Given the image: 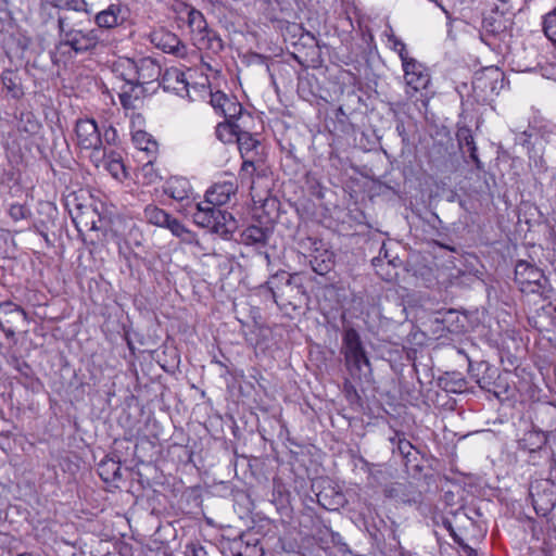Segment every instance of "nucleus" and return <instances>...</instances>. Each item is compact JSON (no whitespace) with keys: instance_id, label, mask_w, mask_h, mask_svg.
<instances>
[{"instance_id":"1","label":"nucleus","mask_w":556,"mask_h":556,"mask_svg":"<svg viewBox=\"0 0 556 556\" xmlns=\"http://www.w3.org/2000/svg\"><path fill=\"white\" fill-rule=\"evenodd\" d=\"M77 12H72L59 17L58 25L62 43L70 46L75 52L81 53L93 49L99 37L96 29H84L76 22Z\"/></svg>"},{"instance_id":"2","label":"nucleus","mask_w":556,"mask_h":556,"mask_svg":"<svg viewBox=\"0 0 556 556\" xmlns=\"http://www.w3.org/2000/svg\"><path fill=\"white\" fill-rule=\"evenodd\" d=\"M519 445L521 448L529 450V463L533 466L542 465L541 459L549 463L551 469L548 480L556 483V456L552 448L545 446L546 437L540 431H529L525 433Z\"/></svg>"},{"instance_id":"3","label":"nucleus","mask_w":556,"mask_h":556,"mask_svg":"<svg viewBox=\"0 0 556 556\" xmlns=\"http://www.w3.org/2000/svg\"><path fill=\"white\" fill-rule=\"evenodd\" d=\"M198 206L192 213L194 223L203 228H210L213 232L227 238L236 229L233 216L219 208H210L207 204Z\"/></svg>"},{"instance_id":"4","label":"nucleus","mask_w":556,"mask_h":556,"mask_svg":"<svg viewBox=\"0 0 556 556\" xmlns=\"http://www.w3.org/2000/svg\"><path fill=\"white\" fill-rule=\"evenodd\" d=\"M143 213L144 218L149 224L168 229L172 235L180 239L181 242L187 244L198 242L195 233L166 211L155 205H148Z\"/></svg>"},{"instance_id":"5","label":"nucleus","mask_w":556,"mask_h":556,"mask_svg":"<svg viewBox=\"0 0 556 556\" xmlns=\"http://www.w3.org/2000/svg\"><path fill=\"white\" fill-rule=\"evenodd\" d=\"M515 281L522 293H541L548 280L538 266L519 260L515 266Z\"/></svg>"},{"instance_id":"6","label":"nucleus","mask_w":556,"mask_h":556,"mask_svg":"<svg viewBox=\"0 0 556 556\" xmlns=\"http://www.w3.org/2000/svg\"><path fill=\"white\" fill-rule=\"evenodd\" d=\"M556 483L548 478L544 482H536L530 486V496L535 513L546 517L556 506Z\"/></svg>"},{"instance_id":"7","label":"nucleus","mask_w":556,"mask_h":556,"mask_svg":"<svg viewBox=\"0 0 556 556\" xmlns=\"http://www.w3.org/2000/svg\"><path fill=\"white\" fill-rule=\"evenodd\" d=\"M344 355L346 367L352 376L358 375L369 362L362 349L358 334L354 330L346 331L344 336Z\"/></svg>"},{"instance_id":"8","label":"nucleus","mask_w":556,"mask_h":556,"mask_svg":"<svg viewBox=\"0 0 556 556\" xmlns=\"http://www.w3.org/2000/svg\"><path fill=\"white\" fill-rule=\"evenodd\" d=\"M236 142L238 143L239 151L243 157L240 177L241 179H252L253 173L255 172V162L252 154H257L255 150L257 149L260 141L243 127L238 135Z\"/></svg>"},{"instance_id":"9","label":"nucleus","mask_w":556,"mask_h":556,"mask_svg":"<svg viewBox=\"0 0 556 556\" xmlns=\"http://www.w3.org/2000/svg\"><path fill=\"white\" fill-rule=\"evenodd\" d=\"M237 191L238 185L233 178L218 181L205 192L204 201L194 204V208H198V206L205 207L204 204H207L210 208H217L218 206L227 204L231 197L236 195Z\"/></svg>"},{"instance_id":"10","label":"nucleus","mask_w":556,"mask_h":556,"mask_svg":"<svg viewBox=\"0 0 556 556\" xmlns=\"http://www.w3.org/2000/svg\"><path fill=\"white\" fill-rule=\"evenodd\" d=\"M25 323L28 317L21 306L10 301L0 304V327L7 338H13L15 330Z\"/></svg>"},{"instance_id":"11","label":"nucleus","mask_w":556,"mask_h":556,"mask_svg":"<svg viewBox=\"0 0 556 556\" xmlns=\"http://www.w3.org/2000/svg\"><path fill=\"white\" fill-rule=\"evenodd\" d=\"M150 42L165 53H170L178 58L187 56L186 45L175 35L164 28L154 29L149 34Z\"/></svg>"},{"instance_id":"12","label":"nucleus","mask_w":556,"mask_h":556,"mask_svg":"<svg viewBox=\"0 0 556 556\" xmlns=\"http://www.w3.org/2000/svg\"><path fill=\"white\" fill-rule=\"evenodd\" d=\"M75 132L76 142L80 149L94 151L102 147V136L94 119H78Z\"/></svg>"},{"instance_id":"13","label":"nucleus","mask_w":556,"mask_h":556,"mask_svg":"<svg viewBox=\"0 0 556 556\" xmlns=\"http://www.w3.org/2000/svg\"><path fill=\"white\" fill-rule=\"evenodd\" d=\"M113 231L124 239L129 245L140 247L143 241V233L138 220L130 216L118 215L113 220Z\"/></svg>"},{"instance_id":"14","label":"nucleus","mask_w":556,"mask_h":556,"mask_svg":"<svg viewBox=\"0 0 556 556\" xmlns=\"http://www.w3.org/2000/svg\"><path fill=\"white\" fill-rule=\"evenodd\" d=\"M404 79L412 90L419 91L426 89L430 84L429 70L415 59H409L402 64Z\"/></svg>"},{"instance_id":"15","label":"nucleus","mask_w":556,"mask_h":556,"mask_svg":"<svg viewBox=\"0 0 556 556\" xmlns=\"http://www.w3.org/2000/svg\"><path fill=\"white\" fill-rule=\"evenodd\" d=\"M472 85L484 96L497 94L504 86V74L497 67L485 68L475 76Z\"/></svg>"},{"instance_id":"16","label":"nucleus","mask_w":556,"mask_h":556,"mask_svg":"<svg viewBox=\"0 0 556 556\" xmlns=\"http://www.w3.org/2000/svg\"><path fill=\"white\" fill-rule=\"evenodd\" d=\"M188 25L193 34H197L198 38L197 40L204 45V41L207 39V41L212 42L210 47H217L222 48V40L219 38H216L215 36L210 37V33L207 31V23L204 18V15L195 10L190 9L188 12Z\"/></svg>"},{"instance_id":"17","label":"nucleus","mask_w":556,"mask_h":556,"mask_svg":"<svg viewBox=\"0 0 556 556\" xmlns=\"http://www.w3.org/2000/svg\"><path fill=\"white\" fill-rule=\"evenodd\" d=\"M136 85L143 88L144 85L159 79L161 66L151 58H141L137 60Z\"/></svg>"},{"instance_id":"18","label":"nucleus","mask_w":556,"mask_h":556,"mask_svg":"<svg viewBox=\"0 0 556 556\" xmlns=\"http://www.w3.org/2000/svg\"><path fill=\"white\" fill-rule=\"evenodd\" d=\"M456 139L460 151L463 153L468 152L470 159L476 164L477 169H482L483 165L477 154V146L471 129L467 126L458 127L456 131Z\"/></svg>"},{"instance_id":"19","label":"nucleus","mask_w":556,"mask_h":556,"mask_svg":"<svg viewBox=\"0 0 556 556\" xmlns=\"http://www.w3.org/2000/svg\"><path fill=\"white\" fill-rule=\"evenodd\" d=\"M393 457H399L405 465L409 462V456L414 450L413 444L405 438L404 433L394 432L388 438L387 446Z\"/></svg>"},{"instance_id":"20","label":"nucleus","mask_w":556,"mask_h":556,"mask_svg":"<svg viewBox=\"0 0 556 556\" xmlns=\"http://www.w3.org/2000/svg\"><path fill=\"white\" fill-rule=\"evenodd\" d=\"M125 21L123 9L118 4H111L96 15V23L101 28H113Z\"/></svg>"},{"instance_id":"21","label":"nucleus","mask_w":556,"mask_h":556,"mask_svg":"<svg viewBox=\"0 0 556 556\" xmlns=\"http://www.w3.org/2000/svg\"><path fill=\"white\" fill-rule=\"evenodd\" d=\"M137 61L122 58L114 63V73L125 81V86L136 85Z\"/></svg>"},{"instance_id":"22","label":"nucleus","mask_w":556,"mask_h":556,"mask_svg":"<svg viewBox=\"0 0 556 556\" xmlns=\"http://www.w3.org/2000/svg\"><path fill=\"white\" fill-rule=\"evenodd\" d=\"M165 193L177 201H184L191 193V186L188 179L182 177L170 178L167 182Z\"/></svg>"},{"instance_id":"23","label":"nucleus","mask_w":556,"mask_h":556,"mask_svg":"<svg viewBox=\"0 0 556 556\" xmlns=\"http://www.w3.org/2000/svg\"><path fill=\"white\" fill-rule=\"evenodd\" d=\"M250 547V543L243 540V534L233 539L223 538L220 540V549L229 556H245Z\"/></svg>"},{"instance_id":"24","label":"nucleus","mask_w":556,"mask_h":556,"mask_svg":"<svg viewBox=\"0 0 556 556\" xmlns=\"http://www.w3.org/2000/svg\"><path fill=\"white\" fill-rule=\"evenodd\" d=\"M144 88L137 85L124 86L119 93V100L124 109L134 110L143 97Z\"/></svg>"},{"instance_id":"25","label":"nucleus","mask_w":556,"mask_h":556,"mask_svg":"<svg viewBox=\"0 0 556 556\" xmlns=\"http://www.w3.org/2000/svg\"><path fill=\"white\" fill-rule=\"evenodd\" d=\"M243 126V123L238 122L219 123L216 127V136L224 143L236 142Z\"/></svg>"},{"instance_id":"26","label":"nucleus","mask_w":556,"mask_h":556,"mask_svg":"<svg viewBox=\"0 0 556 556\" xmlns=\"http://www.w3.org/2000/svg\"><path fill=\"white\" fill-rule=\"evenodd\" d=\"M222 114L226 118L225 122H238L245 125L247 119H251V115L249 113H244L242 105L232 98H229L228 101H226V106L222 111Z\"/></svg>"},{"instance_id":"27","label":"nucleus","mask_w":556,"mask_h":556,"mask_svg":"<svg viewBox=\"0 0 556 556\" xmlns=\"http://www.w3.org/2000/svg\"><path fill=\"white\" fill-rule=\"evenodd\" d=\"M268 230L258 226H250L241 233V242L247 245L265 244L268 239Z\"/></svg>"},{"instance_id":"28","label":"nucleus","mask_w":556,"mask_h":556,"mask_svg":"<svg viewBox=\"0 0 556 556\" xmlns=\"http://www.w3.org/2000/svg\"><path fill=\"white\" fill-rule=\"evenodd\" d=\"M101 479L105 482H113L121 479V464L113 459H104L98 466Z\"/></svg>"},{"instance_id":"29","label":"nucleus","mask_w":556,"mask_h":556,"mask_svg":"<svg viewBox=\"0 0 556 556\" xmlns=\"http://www.w3.org/2000/svg\"><path fill=\"white\" fill-rule=\"evenodd\" d=\"M132 141L137 149L146 152L148 155H154L157 152V142L146 131H136L132 135Z\"/></svg>"},{"instance_id":"30","label":"nucleus","mask_w":556,"mask_h":556,"mask_svg":"<svg viewBox=\"0 0 556 556\" xmlns=\"http://www.w3.org/2000/svg\"><path fill=\"white\" fill-rule=\"evenodd\" d=\"M309 263L316 274L324 275L331 268L332 254L329 251L324 250L319 255H313Z\"/></svg>"},{"instance_id":"31","label":"nucleus","mask_w":556,"mask_h":556,"mask_svg":"<svg viewBox=\"0 0 556 556\" xmlns=\"http://www.w3.org/2000/svg\"><path fill=\"white\" fill-rule=\"evenodd\" d=\"M108 173H110V175L118 181H122L127 177L122 156L115 151H111V160H109Z\"/></svg>"},{"instance_id":"32","label":"nucleus","mask_w":556,"mask_h":556,"mask_svg":"<svg viewBox=\"0 0 556 556\" xmlns=\"http://www.w3.org/2000/svg\"><path fill=\"white\" fill-rule=\"evenodd\" d=\"M543 31L556 48V8L544 16Z\"/></svg>"},{"instance_id":"33","label":"nucleus","mask_w":556,"mask_h":556,"mask_svg":"<svg viewBox=\"0 0 556 556\" xmlns=\"http://www.w3.org/2000/svg\"><path fill=\"white\" fill-rule=\"evenodd\" d=\"M81 208L83 207L78 206L79 212L75 216H73V220L76 224V226L79 227V225H83L84 227L89 229H97L96 220L93 219L96 212L89 208L83 211Z\"/></svg>"},{"instance_id":"34","label":"nucleus","mask_w":556,"mask_h":556,"mask_svg":"<svg viewBox=\"0 0 556 556\" xmlns=\"http://www.w3.org/2000/svg\"><path fill=\"white\" fill-rule=\"evenodd\" d=\"M89 159L97 168H102L108 172L109 160H111V151H106L104 148L96 149L90 152Z\"/></svg>"},{"instance_id":"35","label":"nucleus","mask_w":556,"mask_h":556,"mask_svg":"<svg viewBox=\"0 0 556 556\" xmlns=\"http://www.w3.org/2000/svg\"><path fill=\"white\" fill-rule=\"evenodd\" d=\"M40 128V124L38 121L34 117L31 113H22L20 123H18V129L21 131H25L27 134H36L38 132Z\"/></svg>"},{"instance_id":"36","label":"nucleus","mask_w":556,"mask_h":556,"mask_svg":"<svg viewBox=\"0 0 556 556\" xmlns=\"http://www.w3.org/2000/svg\"><path fill=\"white\" fill-rule=\"evenodd\" d=\"M388 36V42L392 50L397 52L402 64L406 61H408L410 58L407 55V50L405 43L397 37H395L393 34L387 35Z\"/></svg>"},{"instance_id":"37","label":"nucleus","mask_w":556,"mask_h":556,"mask_svg":"<svg viewBox=\"0 0 556 556\" xmlns=\"http://www.w3.org/2000/svg\"><path fill=\"white\" fill-rule=\"evenodd\" d=\"M9 215L14 222H18L27 218V216L29 215V211L26 206L18 203H14L10 205Z\"/></svg>"},{"instance_id":"38","label":"nucleus","mask_w":556,"mask_h":556,"mask_svg":"<svg viewBox=\"0 0 556 556\" xmlns=\"http://www.w3.org/2000/svg\"><path fill=\"white\" fill-rule=\"evenodd\" d=\"M229 97L224 92L217 91L211 94V104L217 111L220 112L226 106V101H228Z\"/></svg>"},{"instance_id":"39","label":"nucleus","mask_w":556,"mask_h":556,"mask_svg":"<svg viewBox=\"0 0 556 556\" xmlns=\"http://www.w3.org/2000/svg\"><path fill=\"white\" fill-rule=\"evenodd\" d=\"M185 556H208V553L201 545L189 544L186 546Z\"/></svg>"},{"instance_id":"40","label":"nucleus","mask_w":556,"mask_h":556,"mask_svg":"<svg viewBox=\"0 0 556 556\" xmlns=\"http://www.w3.org/2000/svg\"><path fill=\"white\" fill-rule=\"evenodd\" d=\"M1 80L3 86L10 91H13L16 87L15 77L11 71L3 72L1 75Z\"/></svg>"},{"instance_id":"41","label":"nucleus","mask_w":556,"mask_h":556,"mask_svg":"<svg viewBox=\"0 0 556 556\" xmlns=\"http://www.w3.org/2000/svg\"><path fill=\"white\" fill-rule=\"evenodd\" d=\"M142 172L144 174L146 177H148L149 179V182H155L157 179H160L161 177L154 173L153 170V163L151 160H149L143 166H142Z\"/></svg>"},{"instance_id":"42","label":"nucleus","mask_w":556,"mask_h":556,"mask_svg":"<svg viewBox=\"0 0 556 556\" xmlns=\"http://www.w3.org/2000/svg\"><path fill=\"white\" fill-rule=\"evenodd\" d=\"M117 138L116 129L112 126L108 127L103 132V139L108 144L115 143Z\"/></svg>"},{"instance_id":"43","label":"nucleus","mask_w":556,"mask_h":556,"mask_svg":"<svg viewBox=\"0 0 556 556\" xmlns=\"http://www.w3.org/2000/svg\"><path fill=\"white\" fill-rule=\"evenodd\" d=\"M286 286L287 287H296L298 289L301 288V283H300V276L298 274H287V280H286Z\"/></svg>"},{"instance_id":"44","label":"nucleus","mask_w":556,"mask_h":556,"mask_svg":"<svg viewBox=\"0 0 556 556\" xmlns=\"http://www.w3.org/2000/svg\"><path fill=\"white\" fill-rule=\"evenodd\" d=\"M396 131L402 137L403 142L407 141V137H406V134H405V128H404L403 123H397Z\"/></svg>"},{"instance_id":"45","label":"nucleus","mask_w":556,"mask_h":556,"mask_svg":"<svg viewBox=\"0 0 556 556\" xmlns=\"http://www.w3.org/2000/svg\"><path fill=\"white\" fill-rule=\"evenodd\" d=\"M343 501H344L343 494H341L339 492L336 493V495H334V504L341 505Z\"/></svg>"},{"instance_id":"46","label":"nucleus","mask_w":556,"mask_h":556,"mask_svg":"<svg viewBox=\"0 0 556 556\" xmlns=\"http://www.w3.org/2000/svg\"><path fill=\"white\" fill-rule=\"evenodd\" d=\"M396 491H397V489H395V488H391L390 490L384 489V496L393 497V496H395L394 492H396Z\"/></svg>"},{"instance_id":"47","label":"nucleus","mask_w":556,"mask_h":556,"mask_svg":"<svg viewBox=\"0 0 556 556\" xmlns=\"http://www.w3.org/2000/svg\"><path fill=\"white\" fill-rule=\"evenodd\" d=\"M54 2V5L55 7H59V8H62L64 5H67L68 4V1H63V0H52Z\"/></svg>"},{"instance_id":"48","label":"nucleus","mask_w":556,"mask_h":556,"mask_svg":"<svg viewBox=\"0 0 556 556\" xmlns=\"http://www.w3.org/2000/svg\"><path fill=\"white\" fill-rule=\"evenodd\" d=\"M176 80L178 83L185 84L186 83L185 81V75L182 73H180V72H176Z\"/></svg>"},{"instance_id":"49","label":"nucleus","mask_w":556,"mask_h":556,"mask_svg":"<svg viewBox=\"0 0 556 556\" xmlns=\"http://www.w3.org/2000/svg\"><path fill=\"white\" fill-rule=\"evenodd\" d=\"M318 502L325 506V503H323V500L327 497V494L325 492H320L318 495Z\"/></svg>"},{"instance_id":"50","label":"nucleus","mask_w":556,"mask_h":556,"mask_svg":"<svg viewBox=\"0 0 556 556\" xmlns=\"http://www.w3.org/2000/svg\"><path fill=\"white\" fill-rule=\"evenodd\" d=\"M435 4H437L438 7H440L444 13H446V14H447V11L445 10V8H444L440 2H438L437 0H435Z\"/></svg>"},{"instance_id":"51","label":"nucleus","mask_w":556,"mask_h":556,"mask_svg":"<svg viewBox=\"0 0 556 556\" xmlns=\"http://www.w3.org/2000/svg\"><path fill=\"white\" fill-rule=\"evenodd\" d=\"M379 262V257H374L372 258V265L374 266H377V263Z\"/></svg>"},{"instance_id":"52","label":"nucleus","mask_w":556,"mask_h":556,"mask_svg":"<svg viewBox=\"0 0 556 556\" xmlns=\"http://www.w3.org/2000/svg\"><path fill=\"white\" fill-rule=\"evenodd\" d=\"M450 391L457 392L456 388L450 389Z\"/></svg>"}]
</instances>
